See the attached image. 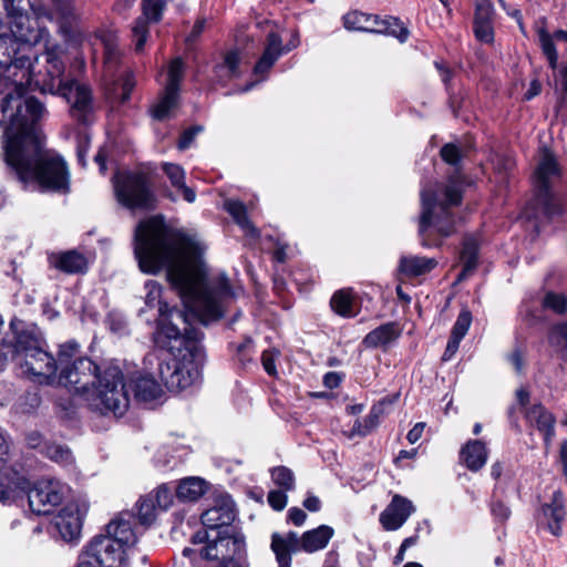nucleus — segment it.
Listing matches in <instances>:
<instances>
[{"mask_svg": "<svg viewBox=\"0 0 567 567\" xmlns=\"http://www.w3.org/2000/svg\"><path fill=\"white\" fill-rule=\"evenodd\" d=\"M204 249L194 237L168 227L162 216L146 218L135 228L134 254L141 271L156 275L166 268L167 279L184 305L182 310L162 302L161 285L146 281L145 303L158 307L159 312L155 342L174 357L158 365L159 378L169 391L187 389L200 380L206 355L200 344L203 332L196 324L219 320L233 298L225 276L207 284Z\"/></svg>", "mask_w": 567, "mask_h": 567, "instance_id": "nucleus-1", "label": "nucleus"}, {"mask_svg": "<svg viewBox=\"0 0 567 567\" xmlns=\"http://www.w3.org/2000/svg\"><path fill=\"white\" fill-rule=\"evenodd\" d=\"M60 45H49L34 56H28V76L18 85V105L1 113L3 128V156L11 176L25 190L65 194L70 190V172L64 158L45 145L42 122L48 111L33 96L25 97L28 85L33 82L41 93L60 95L70 104L71 115L86 123L93 111L92 91L75 80L64 81V63Z\"/></svg>", "mask_w": 567, "mask_h": 567, "instance_id": "nucleus-2", "label": "nucleus"}, {"mask_svg": "<svg viewBox=\"0 0 567 567\" xmlns=\"http://www.w3.org/2000/svg\"><path fill=\"white\" fill-rule=\"evenodd\" d=\"M79 353L80 346L75 341L60 346V373L55 382L82 394L92 410L124 415L130 396L122 370L113 364L100 367L86 357H78Z\"/></svg>", "mask_w": 567, "mask_h": 567, "instance_id": "nucleus-3", "label": "nucleus"}, {"mask_svg": "<svg viewBox=\"0 0 567 567\" xmlns=\"http://www.w3.org/2000/svg\"><path fill=\"white\" fill-rule=\"evenodd\" d=\"M133 520L132 513H120L106 525V534L95 536L81 556L93 558L99 567H123L126 563L124 547L137 540Z\"/></svg>", "mask_w": 567, "mask_h": 567, "instance_id": "nucleus-4", "label": "nucleus"}, {"mask_svg": "<svg viewBox=\"0 0 567 567\" xmlns=\"http://www.w3.org/2000/svg\"><path fill=\"white\" fill-rule=\"evenodd\" d=\"M9 359H17L21 367L37 382L53 384L59 370V358L41 348V341L32 332L21 331L16 337L13 346H3L0 349V370Z\"/></svg>", "mask_w": 567, "mask_h": 567, "instance_id": "nucleus-5", "label": "nucleus"}, {"mask_svg": "<svg viewBox=\"0 0 567 567\" xmlns=\"http://www.w3.org/2000/svg\"><path fill=\"white\" fill-rule=\"evenodd\" d=\"M28 55L8 33L0 34V114L18 105L17 85L28 76Z\"/></svg>", "mask_w": 567, "mask_h": 567, "instance_id": "nucleus-6", "label": "nucleus"}, {"mask_svg": "<svg viewBox=\"0 0 567 567\" xmlns=\"http://www.w3.org/2000/svg\"><path fill=\"white\" fill-rule=\"evenodd\" d=\"M462 202V189L458 184L451 181L444 189V199L437 200L432 190L421 192L422 213L420 216L419 234L424 236L425 231L433 227L441 236L447 237L455 230V219L451 208L458 206Z\"/></svg>", "mask_w": 567, "mask_h": 567, "instance_id": "nucleus-7", "label": "nucleus"}, {"mask_svg": "<svg viewBox=\"0 0 567 567\" xmlns=\"http://www.w3.org/2000/svg\"><path fill=\"white\" fill-rule=\"evenodd\" d=\"M115 195L120 204L130 209H153L155 195L151 189V178L144 172L120 175L114 183Z\"/></svg>", "mask_w": 567, "mask_h": 567, "instance_id": "nucleus-8", "label": "nucleus"}, {"mask_svg": "<svg viewBox=\"0 0 567 567\" xmlns=\"http://www.w3.org/2000/svg\"><path fill=\"white\" fill-rule=\"evenodd\" d=\"M559 174L560 169L554 154L544 148L535 172V184L537 188L536 202L547 218L561 214L560 204L550 190L551 178L558 177Z\"/></svg>", "mask_w": 567, "mask_h": 567, "instance_id": "nucleus-9", "label": "nucleus"}, {"mask_svg": "<svg viewBox=\"0 0 567 567\" xmlns=\"http://www.w3.org/2000/svg\"><path fill=\"white\" fill-rule=\"evenodd\" d=\"M245 540L240 535L229 536L225 532L219 530L214 539H210L206 545L199 549L186 547L183 549V555L194 560L202 558L208 561L218 560L224 563L234 556L241 557L245 553Z\"/></svg>", "mask_w": 567, "mask_h": 567, "instance_id": "nucleus-10", "label": "nucleus"}, {"mask_svg": "<svg viewBox=\"0 0 567 567\" xmlns=\"http://www.w3.org/2000/svg\"><path fill=\"white\" fill-rule=\"evenodd\" d=\"M343 23L348 30L383 33L395 37L400 42H405L409 38V30L394 17L380 19L378 16L352 11L343 17Z\"/></svg>", "mask_w": 567, "mask_h": 567, "instance_id": "nucleus-11", "label": "nucleus"}, {"mask_svg": "<svg viewBox=\"0 0 567 567\" xmlns=\"http://www.w3.org/2000/svg\"><path fill=\"white\" fill-rule=\"evenodd\" d=\"M33 12H18L7 14V23L10 30L9 35L14 39L21 47L35 45L49 38V31L44 27H40Z\"/></svg>", "mask_w": 567, "mask_h": 567, "instance_id": "nucleus-12", "label": "nucleus"}, {"mask_svg": "<svg viewBox=\"0 0 567 567\" xmlns=\"http://www.w3.org/2000/svg\"><path fill=\"white\" fill-rule=\"evenodd\" d=\"M65 494V486L59 481L40 482L28 491V502L32 513L48 515L59 506Z\"/></svg>", "mask_w": 567, "mask_h": 567, "instance_id": "nucleus-13", "label": "nucleus"}, {"mask_svg": "<svg viewBox=\"0 0 567 567\" xmlns=\"http://www.w3.org/2000/svg\"><path fill=\"white\" fill-rule=\"evenodd\" d=\"M236 518V508L229 495L218 496L214 505L206 509L202 516V524L208 529L228 527Z\"/></svg>", "mask_w": 567, "mask_h": 567, "instance_id": "nucleus-14", "label": "nucleus"}, {"mask_svg": "<svg viewBox=\"0 0 567 567\" xmlns=\"http://www.w3.org/2000/svg\"><path fill=\"white\" fill-rule=\"evenodd\" d=\"M415 512L410 499L395 494L390 504L380 514V523L385 530H396L403 526L408 518Z\"/></svg>", "mask_w": 567, "mask_h": 567, "instance_id": "nucleus-15", "label": "nucleus"}, {"mask_svg": "<svg viewBox=\"0 0 567 567\" xmlns=\"http://www.w3.org/2000/svg\"><path fill=\"white\" fill-rule=\"evenodd\" d=\"M165 3L163 0H142L143 16L137 18L133 28V37L135 41V50L142 51L148 35L147 21L158 22Z\"/></svg>", "mask_w": 567, "mask_h": 567, "instance_id": "nucleus-16", "label": "nucleus"}, {"mask_svg": "<svg viewBox=\"0 0 567 567\" xmlns=\"http://www.w3.org/2000/svg\"><path fill=\"white\" fill-rule=\"evenodd\" d=\"M473 31L475 38L483 43L494 41L495 9L491 0H475Z\"/></svg>", "mask_w": 567, "mask_h": 567, "instance_id": "nucleus-17", "label": "nucleus"}, {"mask_svg": "<svg viewBox=\"0 0 567 567\" xmlns=\"http://www.w3.org/2000/svg\"><path fill=\"white\" fill-rule=\"evenodd\" d=\"M53 533L64 542H73L80 537L82 518L78 508L68 506L60 511L52 524Z\"/></svg>", "mask_w": 567, "mask_h": 567, "instance_id": "nucleus-18", "label": "nucleus"}, {"mask_svg": "<svg viewBox=\"0 0 567 567\" xmlns=\"http://www.w3.org/2000/svg\"><path fill=\"white\" fill-rule=\"evenodd\" d=\"M566 517L565 499L560 491H556L549 503L542 506V523L546 525L548 532L559 537L563 534V522Z\"/></svg>", "mask_w": 567, "mask_h": 567, "instance_id": "nucleus-19", "label": "nucleus"}, {"mask_svg": "<svg viewBox=\"0 0 567 567\" xmlns=\"http://www.w3.org/2000/svg\"><path fill=\"white\" fill-rule=\"evenodd\" d=\"M48 261L51 267L66 275L84 274L89 268L86 257L75 249L52 252Z\"/></svg>", "mask_w": 567, "mask_h": 567, "instance_id": "nucleus-20", "label": "nucleus"}, {"mask_svg": "<svg viewBox=\"0 0 567 567\" xmlns=\"http://www.w3.org/2000/svg\"><path fill=\"white\" fill-rule=\"evenodd\" d=\"M270 547L278 567H291V554L302 550V536L299 537L295 532H289L285 536L274 533Z\"/></svg>", "mask_w": 567, "mask_h": 567, "instance_id": "nucleus-21", "label": "nucleus"}, {"mask_svg": "<svg viewBox=\"0 0 567 567\" xmlns=\"http://www.w3.org/2000/svg\"><path fill=\"white\" fill-rule=\"evenodd\" d=\"M289 51H291V48L282 45V39L278 33L269 32L266 38L264 52L254 68V73L262 76L284 53Z\"/></svg>", "mask_w": 567, "mask_h": 567, "instance_id": "nucleus-22", "label": "nucleus"}, {"mask_svg": "<svg viewBox=\"0 0 567 567\" xmlns=\"http://www.w3.org/2000/svg\"><path fill=\"white\" fill-rule=\"evenodd\" d=\"M40 17L58 20L61 28L71 27L79 18V6L75 0H51V9H41Z\"/></svg>", "mask_w": 567, "mask_h": 567, "instance_id": "nucleus-23", "label": "nucleus"}, {"mask_svg": "<svg viewBox=\"0 0 567 567\" xmlns=\"http://www.w3.org/2000/svg\"><path fill=\"white\" fill-rule=\"evenodd\" d=\"M525 417L530 426L544 434L545 444L549 445L555 435L556 420L554 415L544 405L534 404L526 410Z\"/></svg>", "mask_w": 567, "mask_h": 567, "instance_id": "nucleus-24", "label": "nucleus"}, {"mask_svg": "<svg viewBox=\"0 0 567 567\" xmlns=\"http://www.w3.org/2000/svg\"><path fill=\"white\" fill-rule=\"evenodd\" d=\"M487 456L486 445L480 440L468 441L460 452L461 461L472 472L481 470L486 464Z\"/></svg>", "mask_w": 567, "mask_h": 567, "instance_id": "nucleus-25", "label": "nucleus"}, {"mask_svg": "<svg viewBox=\"0 0 567 567\" xmlns=\"http://www.w3.org/2000/svg\"><path fill=\"white\" fill-rule=\"evenodd\" d=\"M334 530L328 525H320L317 528L307 530L302 534V550L315 553L327 547L333 537Z\"/></svg>", "mask_w": 567, "mask_h": 567, "instance_id": "nucleus-26", "label": "nucleus"}, {"mask_svg": "<svg viewBox=\"0 0 567 567\" xmlns=\"http://www.w3.org/2000/svg\"><path fill=\"white\" fill-rule=\"evenodd\" d=\"M399 336L400 330L396 323L388 322L369 332L362 343L367 348L388 347L391 342L396 340Z\"/></svg>", "mask_w": 567, "mask_h": 567, "instance_id": "nucleus-27", "label": "nucleus"}, {"mask_svg": "<svg viewBox=\"0 0 567 567\" xmlns=\"http://www.w3.org/2000/svg\"><path fill=\"white\" fill-rule=\"evenodd\" d=\"M208 488L205 480L196 476L183 478L176 487V496L183 502H195L202 497Z\"/></svg>", "mask_w": 567, "mask_h": 567, "instance_id": "nucleus-28", "label": "nucleus"}, {"mask_svg": "<svg viewBox=\"0 0 567 567\" xmlns=\"http://www.w3.org/2000/svg\"><path fill=\"white\" fill-rule=\"evenodd\" d=\"M437 266L434 258L410 256L400 259L399 269L402 274L409 277H417L430 272Z\"/></svg>", "mask_w": 567, "mask_h": 567, "instance_id": "nucleus-29", "label": "nucleus"}, {"mask_svg": "<svg viewBox=\"0 0 567 567\" xmlns=\"http://www.w3.org/2000/svg\"><path fill=\"white\" fill-rule=\"evenodd\" d=\"M132 383L134 398L138 402H152L162 393L161 385L151 377H137Z\"/></svg>", "mask_w": 567, "mask_h": 567, "instance_id": "nucleus-30", "label": "nucleus"}, {"mask_svg": "<svg viewBox=\"0 0 567 567\" xmlns=\"http://www.w3.org/2000/svg\"><path fill=\"white\" fill-rule=\"evenodd\" d=\"M163 171L171 181L172 186L182 192L184 199L188 203H194L196 193L185 184V171L183 167L177 164L164 163Z\"/></svg>", "mask_w": 567, "mask_h": 567, "instance_id": "nucleus-31", "label": "nucleus"}, {"mask_svg": "<svg viewBox=\"0 0 567 567\" xmlns=\"http://www.w3.org/2000/svg\"><path fill=\"white\" fill-rule=\"evenodd\" d=\"M179 92L165 89L162 96L150 109L151 116L156 121L169 117L171 112L178 105Z\"/></svg>", "mask_w": 567, "mask_h": 567, "instance_id": "nucleus-32", "label": "nucleus"}, {"mask_svg": "<svg viewBox=\"0 0 567 567\" xmlns=\"http://www.w3.org/2000/svg\"><path fill=\"white\" fill-rule=\"evenodd\" d=\"M478 243L473 236L465 237L461 250V260L463 262V270L461 277L472 272L477 265Z\"/></svg>", "mask_w": 567, "mask_h": 567, "instance_id": "nucleus-33", "label": "nucleus"}, {"mask_svg": "<svg viewBox=\"0 0 567 567\" xmlns=\"http://www.w3.org/2000/svg\"><path fill=\"white\" fill-rule=\"evenodd\" d=\"M225 208L238 226H240L244 230L248 231L252 236H258L259 233L249 220L246 206L241 202L227 200L225 203Z\"/></svg>", "mask_w": 567, "mask_h": 567, "instance_id": "nucleus-34", "label": "nucleus"}, {"mask_svg": "<svg viewBox=\"0 0 567 567\" xmlns=\"http://www.w3.org/2000/svg\"><path fill=\"white\" fill-rule=\"evenodd\" d=\"M41 453L63 466L70 465L73 462L72 452L66 445L45 443L41 449Z\"/></svg>", "mask_w": 567, "mask_h": 567, "instance_id": "nucleus-35", "label": "nucleus"}, {"mask_svg": "<svg viewBox=\"0 0 567 567\" xmlns=\"http://www.w3.org/2000/svg\"><path fill=\"white\" fill-rule=\"evenodd\" d=\"M137 507V519L141 525L150 526L156 518L158 508L154 503L152 494H147L140 498L136 504Z\"/></svg>", "mask_w": 567, "mask_h": 567, "instance_id": "nucleus-36", "label": "nucleus"}, {"mask_svg": "<svg viewBox=\"0 0 567 567\" xmlns=\"http://www.w3.org/2000/svg\"><path fill=\"white\" fill-rule=\"evenodd\" d=\"M330 306H331L332 310L336 313H338L339 316L350 318V317H354L357 315V312L353 311V309H352V306H353L352 297H351L350 292H348L346 290H339V291L334 292L330 300Z\"/></svg>", "mask_w": 567, "mask_h": 567, "instance_id": "nucleus-37", "label": "nucleus"}, {"mask_svg": "<svg viewBox=\"0 0 567 567\" xmlns=\"http://www.w3.org/2000/svg\"><path fill=\"white\" fill-rule=\"evenodd\" d=\"M272 482L284 491L295 488V474L286 466H276L271 470Z\"/></svg>", "mask_w": 567, "mask_h": 567, "instance_id": "nucleus-38", "label": "nucleus"}, {"mask_svg": "<svg viewBox=\"0 0 567 567\" xmlns=\"http://www.w3.org/2000/svg\"><path fill=\"white\" fill-rule=\"evenodd\" d=\"M548 342L563 352H567V321L551 327L548 332Z\"/></svg>", "mask_w": 567, "mask_h": 567, "instance_id": "nucleus-39", "label": "nucleus"}, {"mask_svg": "<svg viewBox=\"0 0 567 567\" xmlns=\"http://www.w3.org/2000/svg\"><path fill=\"white\" fill-rule=\"evenodd\" d=\"M184 63L182 59H174L168 68V79L165 89L179 92V83L183 79Z\"/></svg>", "mask_w": 567, "mask_h": 567, "instance_id": "nucleus-40", "label": "nucleus"}, {"mask_svg": "<svg viewBox=\"0 0 567 567\" xmlns=\"http://www.w3.org/2000/svg\"><path fill=\"white\" fill-rule=\"evenodd\" d=\"M2 2L7 14L33 12L34 16L40 17V8H35L31 0H2Z\"/></svg>", "mask_w": 567, "mask_h": 567, "instance_id": "nucleus-41", "label": "nucleus"}, {"mask_svg": "<svg viewBox=\"0 0 567 567\" xmlns=\"http://www.w3.org/2000/svg\"><path fill=\"white\" fill-rule=\"evenodd\" d=\"M472 323V313L468 309L464 308L457 316V319L452 328L451 336L455 339H463L467 333Z\"/></svg>", "mask_w": 567, "mask_h": 567, "instance_id": "nucleus-42", "label": "nucleus"}, {"mask_svg": "<svg viewBox=\"0 0 567 567\" xmlns=\"http://www.w3.org/2000/svg\"><path fill=\"white\" fill-rule=\"evenodd\" d=\"M543 305L561 315L567 310V298L561 293L548 292L544 298Z\"/></svg>", "mask_w": 567, "mask_h": 567, "instance_id": "nucleus-43", "label": "nucleus"}, {"mask_svg": "<svg viewBox=\"0 0 567 567\" xmlns=\"http://www.w3.org/2000/svg\"><path fill=\"white\" fill-rule=\"evenodd\" d=\"M379 423V413L372 410L362 421H357L353 425V432L359 435H367Z\"/></svg>", "mask_w": 567, "mask_h": 567, "instance_id": "nucleus-44", "label": "nucleus"}, {"mask_svg": "<svg viewBox=\"0 0 567 567\" xmlns=\"http://www.w3.org/2000/svg\"><path fill=\"white\" fill-rule=\"evenodd\" d=\"M539 38H540V44H542L543 52L546 55L550 68L556 69L558 55H557L553 39L550 38L549 34H547L545 32L540 33Z\"/></svg>", "mask_w": 567, "mask_h": 567, "instance_id": "nucleus-45", "label": "nucleus"}, {"mask_svg": "<svg viewBox=\"0 0 567 567\" xmlns=\"http://www.w3.org/2000/svg\"><path fill=\"white\" fill-rule=\"evenodd\" d=\"M440 154H441L442 159L452 166L457 167L461 163V159H462L461 150L457 145H455L453 143L445 144L441 148Z\"/></svg>", "mask_w": 567, "mask_h": 567, "instance_id": "nucleus-46", "label": "nucleus"}, {"mask_svg": "<svg viewBox=\"0 0 567 567\" xmlns=\"http://www.w3.org/2000/svg\"><path fill=\"white\" fill-rule=\"evenodd\" d=\"M154 497V503L156 507L161 511H165L172 504V493L171 489L166 485H162L157 487L154 492L151 493Z\"/></svg>", "mask_w": 567, "mask_h": 567, "instance_id": "nucleus-47", "label": "nucleus"}, {"mask_svg": "<svg viewBox=\"0 0 567 567\" xmlns=\"http://www.w3.org/2000/svg\"><path fill=\"white\" fill-rule=\"evenodd\" d=\"M278 357H279V351H277V350H265L261 354L262 367H264L265 371L270 377L277 375V369H276L275 361Z\"/></svg>", "mask_w": 567, "mask_h": 567, "instance_id": "nucleus-48", "label": "nucleus"}, {"mask_svg": "<svg viewBox=\"0 0 567 567\" xmlns=\"http://www.w3.org/2000/svg\"><path fill=\"white\" fill-rule=\"evenodd\" d=\"M287 491L272 489L268 493V503L275 511H282L287 505Z\"/></svg>", "mask_w": 567, "mask_h": 567, "instance_id": "nucleus-49", "label": "nucleus"}, {"mask_svg": "<svg viewBox=\"0 0 567 567\" xmlns=\"http://www.w3.org/2000/svg\"><path fill=\"white\" fill-rule=\"evenodd\" d=\"M202 131V126H193L184 131L178 141V148L186 150L193 143L195 136Z\"/></svg>", "mask_w": 567, "mask_h": 567, "instance_id": "nucleus-50", "label": "nucleus"}, {"mask_svg": "<svg viewBox=\"0 0 567 567\" xmlns=\"http://www.w3.org/2000/svg\"><path fill=\"white\" fill-rule=\"evenodd\" d=\"M491 512L499 520H506L511 515V509L501 501L492 503Z\"/></svg>", "mask_w": 567, "mask_h": 567, "instance_id": "nucleus-51", "label": "nucleus"}, {"mask_svg": "<svg viewBox=\"0 0 567 567\" xmlns=\"http://www.w3.org/2000/svg\"><path fill=\"white\" fill-rule=\"evenodd\" d=\"M240 56L237 51H230L225 54L224 64L231 74H236L239 65Z\"/></svg>", "mask_w": 567, "mask_h": 567, "instance_id": "nucleus-52", "label": "nucleus"}, {"mask_svg": "<svg viewBox=\"0 0 567 567\" xmlns=\"http://www.w3.org/2000/svg\"><path fill=\"white\" fill-rule=\"evenodd\" d=\"M555 37L558 39H564L567 41V32L566 31H557ZM559 85L561 93H567V64L564 65L559 71Z\"/></svg>", "mask_w": 567, "mask_h": 567, "instance_id": "nucleus-53", "label": "nucleus"}, {"mask_svg": "<svg viewBox=\"0 0 567 567\" xmlns=\"http://www.w3.org/2000/svg\"><path fill=\"white\" fill-rule=\"evenodd\" d=\"M307 518V514L299 507H291L288 511V520L296 526H301Z\"/></svg>", "mask_w": 567, "mask_h": 567, "instance_id": "nucleus-54", "label": "nucleus"}, {"mask_svg": "<svg viewBox=\"0 0 567 567\" xmlns=\"http://www.w3.org/2000/svg\"><path fill=\"white\" fill-rule=\"evenodd\" d=\"M461 341V339H455V337L450 336L446 349L442 357L444 361H449L452 359V357L457 352Z\"/></svg>", "mask_w": 567, "mask_h": 567, "instance_id": "nucleus-55", "label": "nucleus"}, {"mask_svg": "<svg viewBox=\"0 0 567 567\" xmlns=\"http://www.w3.org/2000/svg\"><path fill=\"white\" fill-rule=\"evenodd\" d=\"M424 427H425V423L423 422H419L416 423L409 432H408V435H406V440L411 443V444H414L416 443L421 436H422V433L424 431Z\"/></svg>", "mask_w": 567, "mask_h": 567, "instance_id": "nucleus-56", "label": "nucleus"}, {"mask_svg": "<svg viewBox=\"0 0 567 567\" xmlns=\"http://www.w3.org/2000/svg\"><path fill=\"white\" fill-rule=\"evenodd\" d=\"M509 362L514 365L515 370L519 373L523 371L524 368V358L523 353L519 349H515L509 355H508Z\"/></svg>", "mask_w": 567, "mask_h": 567, "instance_id": "nucleus-57", "label": "nucleus"}, {"mask_svg": "<svg viewBox=\"0 0 567 567\" xmlns=\"http://www.w3.org/2000/svg\"><path fill=\"white\" fill-rule=\"evenodd\" d=\"M341 382V377L338 372H328L323 377V384L329 389H334L339 386Z\"/></svg>", "mask_w": 567, "mask_h": 567, "instance_id": "nucleus-58", "label": "nucleus"}, {"mask_svg": "<svg viewBox=\"0 0 567 567\" xmlns=\"http://www.w3.org/2000/svg\"><path fill=\"white\" fill-rule=\"evenodd\" d=\"M540 92H542L540 82L538 80H533L529 83L528 90L524 94V99L526 101H529V100L534 99L535 96H537Z\"/></svg>", "mask_w": 567, "mask_h": 567, "instance_id": "nucleus-59", "label": "nucleus"}, {"mask_svg": "<svg viewBox=\"0 0 567 567\" xmlns=\"http://www.w3.org/2000/svg\"><path fill=\"white\" fill-rule=\"evenodd\" d=\"M205 23H206V21L204 19L197 20L195 22L189 35L187 37L186 41L187 42L195 41L203 33V31L205 29Z\"/></svg>", "mask_w": 567, "mask_h": 567, "instance_id": "nucleus-60", "label": "nucleus"}, {"mask_svg": "<svg viewBox=\"0 0 567 567\" xmlns=\"http://www.w3.org/2000/svg\"><path fill=\"white\" fill-rule=\"evenodd\" d=\"M303 506L310 511V512H318L320 511V507H321V502L320 499L315 496V495H309L305 501H303Z\"/></svg>", "mask_w": 567, "mask_h": 567, "instance_id": "nucleus-61", "label": "nucleus"}, {"mask_svg": "<svg viewBox=\"0 0 567 567\" xmlns=\"http://www.w3.org/2000/svg\"><path fill=\"white\" fill-rule=\"evenodd\" d=\"M322 567H340L338 551H336V550L328 551Z\"/></svg>", "mask_w": 567, "mask_h": 567, "instance_id": "nucleus-62", "label": "nucleus"}, {"mask_svg": "<svg viewBox=\"0 0 567 567\" xmlns=\"http://www.w3.org/2000/svg\"><path fill=\"white\" fill-rule=\"evenodd\" d=\"M209 536L207 530H198L192 537V543L194 545H206L209 542Z\"/></svg>", "mask_w": 567, "mask_h": 567, "instance_id": "nucleus-63", "label": "nucleus"}, {"mask_svg": "<svg viewBox=\"0 0 567 567\" xmlns=\"http://www.w3.org/2000/svg\"><path fill=\"white\" fill-rule=\"evenodd\" d=\"M136 0H116L114 3V10L118 13H124L133 7Z\"/></svg>", "mask_w": 567, "mask_h": 567, "instance_id": "nucleus-64", "label": "nucleus"}]
</instances>
